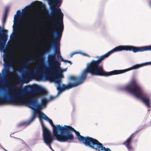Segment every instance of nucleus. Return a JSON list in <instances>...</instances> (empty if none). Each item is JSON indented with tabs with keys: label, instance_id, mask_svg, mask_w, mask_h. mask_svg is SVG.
Listing matches in <instances>:
<instances>
[{
	"label": "nucleus",
	"instance_id": "nucleus-34",
	"mask_svg": "<svg viewBox=\"0 0 151 151\" xmlns=\"http://www.w3.org/2000/svg\"><path fill=\"white\" fill-rule=\"evenodd\" d=\"M76 53H77V52L76 53H75V52H73V53H72L71 54V55H70V57H72V56H73V55H74L75 54H76Z\"/></svg>",
	"mask_w": 151,
	"mask_h": 151
},
{
	"label": "nucleus",
	"instance_id": "nucleus-45",
	"mask_svg": "<svg viewBox=\"0 0 151 151\" xmlns=\"http://www.w3.org/2000/svg\"><path fill=\"white\" fill-rule=\"evenodd\" d=\"M16 90H18V89L17 88H16Z\"/></svg>",
	"mask_w": 151,
	"mask_h": 151
},
{
	"label": "nucleus",
	"instance_id": "nucleus-31",
	"mask_svg": "<svg viewBox=\"0 0 151 151\" xmlns=\"http://www.w3.org/2000/svg\"><path fill=\"white\" fill-rule=\"evenodd\" d=\"M9 72V70L8 69H6L5 70V73L6 74H8Z\"/></svg>",
	"mask_w": 151,
	"mask_h": 151
},
{
	"label": "nucleus",
	"instance_id": "nucleus-14",
	"mask_svg": "<svg viewBox=\"0 0 151 151\" xmlns=\"http://www.w3.org/2000/svg\"><path fill=\"white\" fill-rule=\"evenodd\" d=\"M36 111L33 113L31 118L26 123L27 125L29 124L35 119L36 116Z\"/></svg>",
	"mask_w": 151,
	"mask_h": 151
},
{
	"label": "nucleus",
	"instance_id": "nucleus-44",
	"mask_svg": "<svg viewBox=\"0 0 151 151\" xmlns=\"http://www.w3.org/2000/svg\"><path fill=\"white\" fill-rule=\"evenodd\" d=\"M10 137H13L12 136V134H11L10 135Z\"/></svg>",
	"mask_w": 151,
	"mask_h": 151
},
{
	"label": "nucleus",
	"instance_id": "nucleus-38",
	"mask_svg": "<svg viewBox=\"0 0 151 151\" xmlns=\"http://www.w3.org/2000/svg\"><path fill=\"white\" fill-rule=\"evenodd\" d=\"M1 73H0V79L1 78Z\"/></svg>",
	"mask_w": 151,
	"mask_h": 151
},
{
	"label": "nucleus",
	"instance_id": "nucleus-10",
	"mask_svg": "<svg viewBox=\"0 0 151 151\" xmlns=\"http://www.w3.org/2000/svg\"><path fill=\"white\" fill-rule=\"evenodd\" d=\"M151 50V45L142 47H136V52H143L146 51ZM151 65V61L149 62L145 63L136 65V69L145 65Z\"/></svg>",
	"mask_w": 151,
	"mask_h": 151
},
{
	"label": "nucleus",
	"instance_id": "nucleus-16",
	"mask_svg": "<svg viewBox=\"0 0 151 151\" xmlns=\"http://www.w3.org/2000/svg\"><path fill=\"white\" fill-rule=\"evenodd\" d=\"M49 100L46 98H43L42 99V104L43 107H45L46 106V104L48 102Z\"/></svg>",
	"mask_w": 151,
	"mask_h": 151
},
{
	"label": "nucleus",
	"instance_id": "nucleus-41",
	"mask_svg": "<svg viewBox=\"0 0 151 151\" xmlns=\"http://www.w3.org/2000/svg\"><path fill=\"white\" fill-rule=\"evenodd\" d=\"M70 62V61L68 60V63H69Z\"/></svg>",
	"mask_w": 151,
	"mask_h": 151
},
{
	"label": "nucleus",
	"instance_id": "nucleus-21",
	"mask_svg": "<svg viewBox=\"0 0 151 151\" xmlns=\"http://www.w3.org/2000/svg\"><path fill=\"white\" fill-rule=\"evenodd\" d=\"M55 82L57 83L58 85L59 84H61V81L60 80V79L57 78L55 79Z\"/></svg>",
	"mask_w": 151,
	"mask_h": 151
},
{
	"label": "nucleus",
	"instance_id": "nucleus-19",
	"mask_svg": "<svg viewBox=\"0 0 151 151\" xmlns=\"http://www.w3.org/2000/svg\"><path fill=\"white\" fill-rule=\"evenodd\" d=\"M54 54H55V56H56V55H57L58 58H59L61 55L60 50L57 49H56L55 50Z\"/></svg>",
	"mask_w": 151,
	"mask_h": 151
},
{
	"label": "nucleus",
	"instance_id": "nucleus-25",
	"mask_svg": "<svg viewBox=\"0 0 151 151\" xmlns=\"http://www.w3.org/2000/svg\"><path fill=\"white\" fill-rule=\"evenodd\" d=\"M30 64V63L29 62H24L23 63V65L25 67H27Z\"/></svg>",
	"mask_w": 151,
	"mask_h": 151
},
{
	"label": "nucleus",
	"instance_id": "nucleus-27",
	"mask_svg": "<svg viewBox=\"0 0 151 151\" xmlns=\"http://www.w3.org/2000/svg\"><path fill=\"white\" fill-rule=\"evenodd\" d=\"M45 78L46 79H50L51 78V76L48 74H46L45 75Z\"/></svg>",
	"mask_w": 151,
	"mask_h": 151
},
{
	"label": "nucleus",
	"instance_id": "nucleus-1",
	"mask_svg": "<svg viewBox=\"0 0 151 151\" xmlns=\"http://www.w3.org/2000/svg\"><path fill=\"white\" fill-rule=\"evenodd\" d=\"M117 51H119V46L115 47L104 55L100 57L97 56L98 60H93L88 63L86 68L83 71L80 76H70L69 77V80L70 83L68 85L63 84L62 86L61 84L58 85L57 89L58 92L57 96L59 95L63 91L66 89H69L82 84L86 79L87 75L88 73H91L92 76L105 77L119 74V70H115L109 72H107L104 71L103 68L99 65V64L105 58L109 56L113 52Z\"/></svg>",
	"mask_w": 151,
	"mask_h": 151
},
{
	"label": "nucleus",
	"instance_id": "nucleus-22",
	"mask_svg": "<svg viewBox=\"0 0 151 151\" xmlns=\"http://www.w3.org/2000/svg\"><path fill=\"white\" fill-rule=\"evenodd\" d=\"M28 57L30 60L33 61L34 60L33 56L32 55L29 54L28 55Z\"/></svg>",
	"mask_w": 151,
	"mask_h": 151
},
{
	"label": "nucleus",
	"instance_id": "nucleus-17",
	"mask_svg": "<svg viewBox=\"0 0 151 151\" xmlns=\"http://www.w3.org/2000/svg\"><path fill=\"white\" fill-rule=\"evenodd\" d=\"M34 19L32 18L28 22V25L29 27L32 26L34 24Z\"/></svg>",
	"mask_w": 151,
	"mask_h": 151
},
{
	"label": "nucleus",
	"instance_id": "nucleus-39",
	"mask_svg": "<svg viewBox=\"0 0 151 151\" xmlns=\"http://www.w3.org/2000/svg\"><path fill=\"white\" fill-rule=\"evenodd\" d=\"M46 51L47 52H48L49 51V50L48 49H46Z\"/></svg>",
	"mask_w": 151,
	"mask_h": 151
},
{
	"label": "nucleus",
	"instance_id": "nucleus-5",
	"mask_svg": "<svg viewBox=\"0 0 151 151\" xmlns=\"http://www.w3.org/2000/svg\"><path fill=\"white\" fill-rule=\"evenodd\" d=\"M34 87H36L37 88L40 89L41 91V92H37L38 93L34 96L25 98V100H22V102H23L24 101V103L28 104L29 107L32 109H34L37 108V111L39 113V114L40 113V112H41L40 110L43 106L42 104H39L37 106V98L31 99V98L36 97L38 96L46 94L47 93V92L45 89L37 86H33L32 87L30 88V91H31V88ZM28 92H29V91H28L24 93H23V94H26Z\"/></svg>",
	"mask_w": 151,
	"mask_h": 151
},
{
	"label": "nucleus",
	"instance_id": "nucleus-30",
	"mask_svg": "<svg viewBox=\"0 0 151 151\" xmlns=\"http://www.w3.org/2000/svg\"><path fill=\"white\" fill-rule=\"evenodd\" d=\"M21 12L20 10H18L17 12V14H20Z\"/></svg>",
	"mask_w": 151,
	"mask_h": 151
},
{
	"label": "nucleus",
	"instance_id": "nucleus-13",
	"mask_svg": "<svg viewBox=\"0 0 151 151\" xmlns=\"http://www.w3.org/2000/svg\"><path fill=\"white\" fill-rule=\"evenodd\" d=\"M131 141L132 139H130V138H129L123 143V144L126 146L129 151L131 150H132V147L130 145Z\"/></svg>",
	"mask_w": 151,
	"mask_h": 151
},
{
	"label": "nucleus",
	"instance_id": "nucleus-42",
	"mask_svg": "<svg viewBox=\"0 0 151 151\" xmlns=\"http://www.w3.org/2000/svg\"><path fill=\"white\" fill-rule=\"evenodd\" d=\"M63 13H62V18H63Z\"/></svg>",
	"mask_w": 151,
	"mask_h": 151
},
{
	"label": "nucleus",
	"instance_id": "nucleus-18",
	"mask_svg": "<svg viewBox=\"0 0 151 151\" xmlns=\"http://www.w3.org/2000/svg\"><path fill=\"white\" fill-rule=\"evenodd\" d=\"M15 75L16 76V80L18 82H20L21 81V78L19 76L17 75L16 72H14Z\"/></svg>",
	"mask_w": 151,
	"mask_h": 151
},
{
	"label": "nucleus",
	"instance_id": "nucleus-23",
	"mask_svg": "<svg viewBox=\"0 0 151 151\" xmlns=\"http://www.w3.org/2000/svg\"><path fill=\"white\" fill-rule=\"evenodd\" d=\"M29 7V6H27L24 9L22 10V11L24 12H27L29 10V9L28 8Z\"/></svg>",
	"mask_w": 151,
	"mask_h": 151
},
{
	"label": "nucleus",
	"instance_id": "nucleus-36",
	"mask_svg": "<svg viewBox=\"0 0 151 151\" xmlns=\"http://www.w3.org/2000/svg\"><path fill=\"white\" fill-rule=\"evenodd\" d=\"M68 60H64H64L63 61V62H68Z\"/></svg>",
	"mask_w": 151,
	"mask_h": 151
},
{
	"label": "nucleus",
	"instance_id": "nucleus-6",
	"mask_svg": "<svg viewBox=\"0 0 151 151\" xmlns=\"http://www.w3.org/2000/svg\"><path fill=\"white\" fill-rule=\"evenodd\" d=\"M48 59L50 63L52 64L49 68L45 70V73H50L52 74V76H59L61 77L63 76L61 73V71L60 66V64L56 60V57L54 54L49 55Z\"/></svg>",
	"mask_w": 151,
	"mask_h": 151
},
{
	"label": "nucleus",
	"instance_id": "nucleus-4",
	"mask_svg": "<svg viewBox=\"0 0 151 151\" xmlns=\"http://www.w3.org/2000/svg\"><path fill=\"white\" fill-rule=\"evenodd\" d=\"M37 92H41V91L40 89L34 87L31 88V91L28 92L25 94H23V93L21 91L14 93L11 96L9 99L6 97H0V105L4 103L11 104H23L24 103L22 102V100H25L26 98L35 96Z\"/></svg>",
	"mask_w": 151,
	"mask_h": 151
},
{
	"label": "nucleus",
	"instance_id": "nucleus-15",
	"mask_svg": "<svg viewBox=\"0 0 151 151\" xmlns=\"http://www.w3.org/2000/svg\"><path fill=\"white\" fill-rule=\"evenodd\" d=\"M27 30V29H26V30L24 31L23 32V35L20 39V41L21 42H23L26 40L25 36L27 34V33L26 32Z\"/></svg>",
	"mask_w": 151,
	"mask_h": 151
},
{
	"label": "nucleus",
	"instance_id": "nucleus-43",
	"mask_svg": "<svg viewBox=\"0 0 151 151\" xmlns=\"http://www.w3.org/2000/svg\"><path fill=\"white\" fill-rule=\"evenodd\" d=\"M69 63L70 64V65H71L72 64V63L70 61V62Z\"/></svg>",
	"mask_w": 151,
	"mask_h": 151
},
{
	"label": "nucleus",
	"instance_id": "nucleus-29",
	"mask_svg": "<svg viewBox=\"0 0 151 151\" xmlns=\"http://www.w3.org/2000/svg\"><path fill=\"white\" fill-rule=\"evenodd\" d=\"M56 98V96H50V100H53L55 99Z\"/></svg>",
	"mask_w": 151,
	"mask_h": 151
},
{
	"label": "nucleus",
	"instance_id": "nucleus-26",
	"mask_svg": "<svg viewBox=\"0 0 151 151\" xmlns=\"http://www.w3.org/2000/svg\"><path fill=\"white\" fill-rule=\"evenodd\" d=\"M44 56L43 55H41L38 58V59L40 61H43L44 60Z\"/></svg>",
	"mask_w": 151,
	"mask_h": 151
},
{
	"label": "nucleus",
	"instance_id": "nucleus-33",
	"mask_svg": "<svg viewBox=\"0 0 151 151\" xmlns=\"http://www.w3.org/2000/svg\"><path fill=\"white\" fill-rule=\"evenodd\" d=\"M59 58H60V59H61V60L62 61L64 60L63 58V57L61 55L60 56V57H59Z\"/></svg>",
	"mask_w": 151,
	"mask_h": 151
},
{
	"label": "nucleus",
	"instance_id": "nucleus-2",
	"mask_svg": "<svg viewBox=\"0 0 151 151\" xmlns=\"http://www.w3.org/2000/svg\"><path fill=\"white\" fill-rule=\"evenodd\" d=\"M71 131L74 132L80 142H82L86 146L99 151H111L109 148H106L103 144L97 140L88 136L84 137L81 136L78 131L69 126L64 125V127L60 137L58 138V141L62 142H71L74 139L73 135Z\"/></svg>",
	"mask_w": 151,
	"mask_h": 151
},
{
	"label": "nucleus",
	"instance_id": "nucleus-3",
	"mask_svg": "<svg viewBox=\"0 0 151 151\" xmlns=\"http://www.w3.org/2000/svg\"><path fill=\"white\" fill-rule=\"evenodd\" d=\"M125 89L128 93L134 95L140 100L147 108L151 106L150 96L144 91L142 87L135 80H132L129 84L126 86Z\"/></svg>",
	"mask_w": 151,
	"mask_h": 151
},
{
	"label": "nucleus",
	"instance_id": "nucleus-8",
	"mask_svg": "<svg viewBox=\"0 0 151 151\" xmlns=\"http://www.w3.org/2000/svg\"><path fill=\"white\" fill-rule=\"evenodd\" d=\"M40 121L43 129V135L44 142L51 150H53L51 144L53 140V137L51 132L45 127L41 119Z\"/></svg>",
	"mask_w": 151,
	"mask_h": 151
},
{
	"label": "nucleus",
	"instance_id": "nucleus-40",
	"mask_svg": "<svg viewBox=\"0 0 151 151\" xmlns=\"http://www.w3.org/2000/svg\"><path fill=\"white\" fill-rule=\"evenodd\" d=\"M16 16V15H15V16H14V19H15V17Z\"/></svg>",
	"mask_w": 151,
	"mask_h": 151
},
{
	"label": "nucleus",
	"instance_id": "nucleus-9",
	"mask_svg": "<svg viewBox=\"0 0 151 151\" xmlns=\"http://www.w3.org/2000/svg\"><path fill=\"white\" fill-rule=\"evenodd\" d=\"M41 69L38 70L37 72H35L34 70H29L27 73V75L29 78H35L36 79H40L42 76L43 71L42 70L45 69V67L43 64H40Z\"/></svg>",
	"mask_w": 151,
	"mask_h": 151
},
{
	"label": "nucleus",
	"instance_id": "nucleus-37",
	"mask_svg": "<svg viewBox=\"0 0 151 151\" xmlns=\"http://www.w3.org/2000/svg\"><path fill=\"white\" fill-rule=\"evenodd\" d=\"M17 45H16L15 46V48H17Z\"/></svg>",
	"mask_w": 151,
	"mask_h": 151
},
{
	"label": "nucleus",
	"instance_id": "nucleus-7",
	"mask_svg": "<svg viewBox=\"0 0 151 151\" xmlns=\"http://www.w3.org/2000/svg\"><path fill=\"white\" fill-rule=\"evenodd\" d=\"M40 114L38 115L39 118L40 119L41 118H43L44 119L48 122L53 127V132L54 136L56 137V139L58 141V138L60 137V134H58L60 132V134H61L64 127V126L63 127L60 126V124L57 125L56 126L53 124L52 121L51 119L48 118L42 112H40Z\"/></svg>",
	"mask_w": 151,
	"mask_h": 151
},
{
	"label": "nucleus",
	"instance_id": "nucleus-12",
	"mask_svg": "<svg viewBox=\"0 0 151 151\" xmlns=\"http://www.w3.org/2000/svg\"><path fill=\"white\" fill-rule=\"evenodd\" d=\"M4 59L9 62V63L7 65L8 67H12L13 66L14 61L12 59L10 58L8 55H5L4 56Z\"/></svg>",
	"mask_w": 151,
	"mask_h": 151
},
{
	"label": "nucleus",
	"instance_id": "nucleus-28",
	"mask_svg": "<svg viewBox=\"0 0 151 151\" xmlns=\"http://www.w3.org/2000/svg\"><path fill=\"white\" fill-rule=\"evenodd\" d=\"M33 14L34 15L36 18H37L39 16V14L37 13H34Z\"/></svg>",
	"mask_w": 151,
	"mask_h": 151
},
{
	"label": "nucleus",
	"instance_id": "nucleus-32",
	"mask_svg": "<svg viewBox=\"0 0 151 151\" xmlns=\"http://www.w3.org/2000/svg\"><path fill=\"white\" fill-rule=\"evenodd\" d=\"M14 57V54H12L10 56V57L11 58H13Z\"/></svg>",
	"mask_w": 151,
	"mask_h": 151
},
{
	"label": "nucleus",
	"instance_id": "nucleus-24",
	"mask_svg": "<svg viewBox=\"0 0 151 151\" xmlns=\"http://www.w3.org/2000/svg\"><path fill=\"white\" fill-rule=\"evenodd\" d=\"M139 132V131H135L134 133H133L131 135V136L129 138H130V139H131L132 138V136L134 135H135L136 134H137Z\"/></svg>",
	"mask_w": 151,
	"mask_h": 151
},
{
	"label": "nucleus",
	"instance_id": "nucleus-35",
	"mask_svg": "<svg viewBox=\"0 0 151 151\" xmlns=\"http://www.w3.org/2000/svg\"><path fill=\"white\" fill-rule=\"evenodd\" d=\"M47 45H48L49 46L50 45H51L50 42H47Z\"/></svg>",
	"mask_w": 151,
	"mask_h": 151
},
{
	"label": "nucleus",
	"instance_id": "nucleus-20",
	"mask_svg": "<svg viewBox=\"0 0 151 151\" xmlns=\"http://www.w3.org/2000/svg\"><path fill=\"white\" fill-rule=\"evenodd\" d=\"M7 10H6L5 12V13L4 14V18H3V23H4L5 22H6V17H7Z\"/></svg>",
	"mask_w": 151,
	"mask_h": 151
},
{
	"label": "nucleus",
	"instance_id": "nucleus-11",
	"mask_svg": "<svg viewBox=\"0 0 151 151\" xmlns=\"http://www.w3.org/2000/svg\"><path fill=\"white\" fill-rule=\"evenodd\" d=\"M6 33H2V28L0 26V45L5 44L7 40Z\"/></svg>",
	"mask_w": 151,
	"mask_h": 151
}]
</instances>
